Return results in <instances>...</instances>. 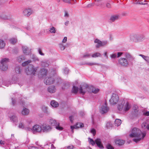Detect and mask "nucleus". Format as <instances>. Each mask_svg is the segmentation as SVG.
I'll return each instance as SVG.
<instances>
[{
    "instance_id": "nucleus-32",
    "label": "nucleus",
    "mask_w": 149,
    "mask_h": 149,
    "mask_svg": "<svg viewBox=\"0 0 149 149\" xmlns=\"http://www.w3.org/2000/svg\"><path fill=\"white\" fill-rule=\"evenodd\" d=\"M91 56L93 58H96L98 57H101V54L99 52H96L92 54Z\"/></svg>"
},
{
    "instance_id": "nucleus-51",
    "label": "nucleus",
    "mask_w": 149,
    "mask_h": 149,
    "mask_svg": "<svg viewBox=\"0 0 149 149\" xmlns=\"http://www.w3.org/2000/svg\"><path fill=\"white\" fill-rule=\"evenodd\" d=\"M107 44V41H101V46H104L106 45Z\"/></svg>"
},
{
    "instance_id": "nucleus-34",
    "label": "nucleus",
    "mask_w": 149,
    "mask_h": 149,
    "mask_svg": "<svg viewBox=\"0 0 149 149\" xmlns=\"http://www.w3.org/2000/svg\"><path fill=\"white\" fill-rule=\"evenodd\" d=\"M49 31L51 33H56V29L55 28L54 26H52L49 28Z\"/></svg>"
},
{
    "instance_id": "nucleus-53",
    "label": "nucleus",
    "mask_w": 149,
    "mask_h": 149,
    "mask_svg": "<svg viewBox=\"0 0 149 149\" xmlns=\"http://www.w3.org/2000/svg\"><path fill=\"white\" fill-rule=\"evenodd\" d=\"M69 72V69L67 68H65L64 69V72L65 74H67Z\"/></svg>"
},
{
    "instance_id": "nucleus-22",
    "label": "nucleus",
    "mask_w": 149,
    "mask_h": 149,
    "mask_svg": "<svg viewBox=\"0 0 149 149\" xmlns=\"http://www.w3.org/2000/svg\"><path fill=\"white\" fill-rule=\"evenodd\" d=\"M94 42L97 43L95 45V47L96 48H99L101 47V41L97 39H96L94 41Z\"/></svg>"
},
{
    "instance_id": "nucleus-48",
    "label": "nucleus",
    "mask_w": 149,
    "mask_h": 149,
    "mask_svg": "<svg viewBox=\"0 0 149 149\" xmlns=\"http://www.w3.org/2000/svg\"><path fill=\"white\" fill-rule=\"evenodd\" d=\"M74 146L73 145H71L65 147V149H73Z\"/></svg>"
},
{
    "instance_id": "nucleus-40",
    "label": "nucleus",
    "mask_w": 149,
    "mask_h": 149,
    "mask_svg": "<svg viewBox=\"0 0 149 149\" xmlns=\"http://www.w3.org/2000/svg\"><path fill=\"white\" fill-rule=\"evenodd\" d=\"M138 108L136 106L134 108V114L136 115L137 114V113L138 111Z\"/></svg>"
},
{
    "instance_id": "nucleus-1",
    "label": "nucleus",
    "mask_w": 149,
    "mask_h": 149,
    "mask_svg": "<svg viewBox=\"0 0 149 149\" xmlns=\"http://www.w3.org/2000/svg\"><path fill=\"white\" fill-rule=\"evenodd\" d=\"M146 132H142L139 129L134 127L132 130L129 136L131 137L135 138L133 140L136 143H137L143 139L146 136Z\"/></svg>"
},
{
    "instance_id": "nucleus-43",
    "label": "nucleus",
    "mask_w": 149,
    "mask_h": 149,
    "mask_svg": "<svg viewBox=\"0 0 149 149\" xmlns=\"http://www.w3.org/2000/svg\"><path fill=\"white\" fill-rule=\"evenodd\" d=\"M110 57L112 58L115 59L117 57V54L116 53L112 54L110 55Z\"/></svg>"
},
{
    "instance_id": "nucleus-25",
    "label": "nucleus",
    "mask_w": 149,
    "mask_h": 149,
    "mask_svg": "<svg viewBox=\"0 0 149 149\" xmlns=\"http://www.w3.org/2000/svg\"><path fill=\"white\" fill-rule=\"evenodd\" d=\"M51 105L53 107L56 108L58 106V103L55 101H52L50 103Z\"/></svg>"
},
{
    "instance_id": "nucleus-56",
    "label": "nucleus",
    "mask_w": 149,
    "mask_h": 149,
    "mask_svg": "<svg viewBox=\"0 0 149 149\" xmlns=\"http://www.w3.org/2000/svg\"><path fill=\"white\" fill-rule=\"evenodd\" d=\"M136 3L142 5H145L147 4V3H143L142 2H141V1L139 0H138V1H137V2Z\"/></svg>"
},
{
    "instance_id": "nucleus-39",
    "label": "nucleus",
    "mask_w": 149,
    "mask_h": 149,
    "mask_svg": "<svg viewBox=\"0 0 149 149\" xmlns=\"http://www.w3.org/2000/svg\"><path fill=\"white\" fill-rule=\"evenodd\" d=\"M31 61L29 60L27 61L24 62L22 63V65L23 66H26V65L31 63Z\"/></svg>"
},
{
    "instance_id": "nucleus-26",
    "label": "nucleus",
    "mask_w": 149,
    "mask_h": 149,
    "mask_svg": "<svg viewBox=\"0 0 149 149\" xmlns=\"http://www.w3.org/2000/svg\"><path fill=\"white\" fill-rule=\"evenodd\" d=\"M118 18V17L117 15L112 16L110 19V22H112L117 20Z\"/></svg>"
},
{
    "instance_id": "nucleus-44",
    "label": "nucleus",
    "mask_w": 149,
    "mask_h": 149,
    "mask_svg": "<svg viewBox=\"0 0 149 149\" xmlns=\"http://www.w3.org/2000/svg\"><path fill=\"white\" fill-rule=\"evenodd\" d=\"M85 64L89 65H98L99 64L96 63H85Z\"/></svg>"
},
{
    "instance_id": "nucleus-64",
    "label": "nucleus",
    "mask_w": 149,
    "mask_h": 149,
    "mask_svg": "<svg viewBox=\"0 0 149 149\" xmlns=\"http://www.w3.org/2000/svg\"><path fill=\"white\" fill-rule=\"evenodd\" d=\"M106 7L108 8H111V6L110 3H107L106 5Z\"/></svg>"
},
{
    "instance_id": "nucleus-63",
    "label": "nucleus",
    "mask_w": 149,
    "mask_h": 149,
    "mask_svg": "<svg viewBox=\"0 0 149 149\" xmlns=\"http://www.w3.org/2000/svg\"><path fill=\"white\" fill-rule=\"evenodd\" d=\"M12 104L13 105H14L15 104V100L14 99H13V98H12Z\"/></svg>"
},
{
    "instance_id": "nucleus-45",
    "label": "nucleus",
    "mask_w": 149,
    "mask_h": 149,
    "mask_svg": "<svg viewBox=\"0 0 149 149\" xmlns=\"http://www.w3.org/2000/svg\"><path fill=\"white\" fill-rule=\"evenodd\" d=\"M106 148L107 149H114V148L109 144L107 145Z\"/></svg>"
},
{
    "instance_id": "nucleus-9",
    "label": "nucleus",
    "mask_w": 149,
    "mask_h": 149,
    "mask_svg": "<svg viewBox=\"0 0 149 149\" xmlns=\"http://www.w3.org/2000/svg\"><path fill=\"white\" fill-rule=\"evenodd\" d=\"M56 79L54 76L47 77L44 80V83L47 85H49L54 83Z\"/></svg>"
},
{
    "instance_id": "nucleus-59",
    "label": "nucleus",
    "mask_w": 149,
    "mask_h": 149,
    "mask_svg": "<svg viewBox=\"0 0 149 149\" xmlns=\"http://www.w3.org/2000/svg\"><path fill=\"white\" fill-rule=\"evenodd\" d=\"M123 54V53L122 52H118L117 53V57L118 58L121 55Z\"/></svg>"
},
{
    "instance_id": "nucleus-31",
    "label": "nucleus",
    "mask_w": 149,
    "mask_h": 149,
    "mask_svg": "<svg viewBox=\"0 0 149 149\" xmlns=\"http://www.w3.org/2000/svg\"><path fill=\"white\" fill-rule=\"evenodd\" d=\"M121 122L120 120L119 119H116L115 121V124L116 126H118L121 124Z\"/></svg>"
},
{
    "instance_id": "nucleus-60",
    "label": "nucleus",
    "mask_w": 149,
    "mask_h": 149,
    "mask_svg": "<svg viewBox=\"0 0 149 149\" xmlns=\"http://www.w3.org/2000/svg\"><path fill=\"white\" fill-rule=\"evenodd\" d=\"M67 40V38L66 37H65L62 40V42L63 43H65Z\"/></svg>"
},
{
    "instance_id": "nucleus-41",
    "label": "nucleus",
    "mask_w": 149,
    "mask_h": 149,
    "mask_svg": "<svg viewBox=\"0 0 149 149\" xmlns=\"http://www.w3.org/2000/svg\"><path fill=\"white\" fill-rule=\"evenodd\" d=\"M91 55L88 53H85L82 57L83 58H89L90 57Z\"/></svg>"
},
{
    "instance_id": "nucleus-62",
    "label": "nucleus",
    "mask_w": 149,
    "mask_h": 149,
    "mask_svg": "<svg viewBox=\"0 0 149 149\" xmlns=\"http://www.w3.org/2000/svg\"><path fill=\"white\" fill-rule=\"evenodd\" d=\"M80 115L81 116H83L85 115V113L84 112L82 111L80 112Z\"/></svg>"
},
{
    "instance_id": "nucleus-27",
    "label": "nucleus",
    "mask_w": 149,
    "mask_h": 149,
    "mask_svg": "<svg viewBox=\"0 0 149 149\" xmlns=\"http://www.w3.org/2000/svg\"><path fill=\"white\" fill-rule=\"evenodd\" d=\"M0 18L3 19H8L10 18V17L9 15L3 14L0 15Z\"/></svg>"
},
{
    "instance_id": "nucleus-12",
    "label": "nucleus",
    "mask_w": 149,
    "mask_h": 149,
    "mask_svg": "<svg viewBox=\"0 0 149 149\" xmlns=\"http://www.w3.org/2000/svg\"><path fill=\"white\" fill-rule=\"evenodd\" d=\"M109 109V108L107 107L106 103H105L102 106L100 109V112L102 114H104L108 112Z\"/></svg>"
},
{
    "instance_id": "nucleus-33",
    "label": "nucleus",
    "mask_w": 149,
    "mask_h": 149,
    "mask_svg": "<svg viewBox=\"0 0 149 149\" xmlns=\"http://www.w3.org/2000/svg\"><path fill=\"white\" fill-rule=\"evenodd\" d=\"M139 56H141L147 62H149V57L148 56H145L142 54H139Z\"/></svg>"
},
{
    "instance_id": "nucleus-2",
    "label": "nucleus",
    "mask_w": 149,
    "mask_h": 149,
    "mask_svg": "<svg viewBox=\"0 0 149 149\" xmlns=\"http://www.w3.org/2000/svg\"><path fill=\"white\" fill-rule=\"evenodd\" d=\"M131 108L129 103L124 100L120 102L117 105L118 110L120 113H124L128 111Z\"/></svg>"
},
{
    "instance_id": "nucleus-17",
    "label": "nucleus",
    "mask_w": 149,
    "mask_h": 149,
    "mask_svg": "<svg viewBox=\"0 0 149 149\" xmlns=\"http://www.w3.org/2000/svg\"><path fill=\"white\" fill-rule=\"evenodd\" d=\"M84 127V124L81 123H78L76 125L74 126H71L70 128L72 130V132L73 133L74 132L73 130L74 129H77L79 127Z\"/></svg>"
},
{
    "instance_id": "nucleus-24",
    "label": "nucleus",
    "mask_w": 149,
    "mask_h": 149,
    "mask_svg": "<svg viewBox=\"0 0 149 149\" xmlns=\"http://www.w3.org/2000/svg\"><path fill=\"white\" fill-rule=\"evenodd\" d=\"M125 142V141L124 140L118 139L116 140L115 143L116 145L118 146H121L123 145Z\"/></svg>"
},
{
    "instance_id": "nucleus-61",
    "label": "nucleus",
    "mask_w": 149,
    "mask_h": 149,
    "mask_svg": "<svg viewBox=\"0 0 149 149\" xmlns=\"http://www.w3.org/2000/svg\"><path fill=\"white\" fill-rule=\"evenodd\" d=\"M143 114L147 116H149V111H147L143 113Z\"/></svg>"
},
{
    "instance_id": "nucleus-16",
    "label": "nucleus",
    "mask_w": 149,
    "mask_h": 149,
    "mask_svg": "<svg viewBox=\"0 0 149 149\" xmlns=\"http://www.w3.org/2000/svg\"><path fill=\"white\" fill-rule=\"evenodd\" d=\"M136 39L135 40L136 42H141L143 41L145 39V36L142 35L135 36Z\"/></svg>"
},
{
    "instance_id": "nucleus-19",
    "label": "nucleus",
    "mask_w": 149,
    "mask_h": 149,
    "mask_svg": "<svg viewBox=\"0 0 149 149\" xmlns=\"http://www.w3.org/2000/svg\"><path fill=\"white\" fill-rule=\"evenodd\" d=\"M48 91L50 93H53L56 91V89L55 86H52L49 87L47 89Z\"/></svg>"
},
{
    "instance_id": "nucleus-42",
    "label": "nucleus",
    "mask_w": 149,
    "mask_h": 149,
    "mask_svg": "<svg viewBox=\"0 0 149 149\" xmlns=\"http://www.w3.org/2000/svg\"><path fill=\"white\" fill-rule=\"evenodd\" d=\"M89 143L93 146L95 144V141H94L92 139L89 138Z\"/></svg>"
},
{
    "instance_id": "nucleus-7",
    "label": "nucleus",
    "mask_w": 149,
    "mask_h": 149,
    "mask_svg": "<svg viewBox=\"0 0 149 149\" xmlns=\"http://www.w3.org/2000/svg\"><path fill=\"white\" fill-rule=\"evenodd\" d=\"M9 61L8 58H3L2 59L1 61V64L0 65V68L2 70L5 71L8 68V65L7 64V62Z\"/></svg>"
},
{
    "instance_id": "nucleus-49",
    "label": "nucleus",
    "mask_w": 149,
    "mask_h": 149,
    "mask_svg": "<svg viewBox=\"0 0 149 149\" xmlns=\"http://www.w3.org/2000/svg\"><path fill=\"white\" fill-rule=\"evenodd\" d=\"M59 47L60 49L61 50H63L65 48V47L62 44H60L59 45Z\"/></svg>"
},
{
    "instance_id": "nucleus-18",
    "label": "nucleus",
    "mask_w": 149,
    "mask_h": 149,
    "mask_svg": "<svg viewBox=\"0 0 149 149\" xmlns=\"http://www.w3.org/2000/svg\"><path fill=\"white\" fill-rule=\"evenodd\" d=\"M95 143L96 144L97 146L101 148H103L104 147L101 141L99 139H97L95 140Z\"/></svg>"
},
{
    "instance_id": "nucleus-46",
    "label": "nucleus",
    "mask_w": 149,
    "mask_h": 149,
    "mask_svg": "<svg viewBox=\"0 0 149 149\" xmlns=\"http://www.w3.org/2000/svg\"><path fill=\"white\" fill-rule=\"evenodd\" d=\"M26 122L29 126L30 125L33 123L32 120L30 119H28L26 120Z\"/></svg>"
},
{
    "instance_id": "nucleus-4",
    "label": "nucleus",
    "mask_w": 149,
    "mask_h": 149,
    "mask_svg": "<svg viewBox=\"0 0 149 149\" xmlns=\"http://www.w3.org/2000/svg\"><path fill=\"white\" fill-rule=\"evenodd\" d=\"M87 85L86 84L81 86L79 88L74 86L72 88V92L74 93H77L79 91L80 93L84 95L87 91Z\"/></svg>"
},
{
    "instance_id": "nucleus-30",
    "label": "nucleus",
    "mask_w": 149,
    "mask_h": 149,
    "mask_svg": "<svg viewBox=\"0 0 149 149\" xmlns=\"http://www.w3.org/2000/svg\"><path fill=\"white\" fill-rule=\"evenodd\" d=\"M63 1L65 3L73 4L76 3V0H63Z\"/></svg>"
},
{
    "instance_id": "nucleus-21",
    "label": "nucleus",
    "mask_w": 149,
    "mask_h": 149,
    "mask_svg": "<svg viewBox=\"0 0 149 149\" xmlns=\"http://www.w3.org/2000/svg\"><path fill=\"white\" fill-rule=\"evenodd\" d=\"M10 119L12 122L14 123H17L18 121L17 117L15 115L10 116Z\"/></svg>"
},
{
    "instance_id": "nucleus-6",
    "label": "nucleus",
    "mask_w": 149,
    "mask_h": 149,
    "mask_svg": "<svg viewBox=\"0 0 149 149\" xmlns=\"http://www.w3.org/2000/svg\"><path fill=\"white\" fill-rule=\"evenodd\" d=\"M37 67H34L32 65L29 64L25 70V72L27 75L33 74L34 75L37 70Z\"/></svg>"
},
{
    "instance_id": "nucleus-28",
    "label": "nucleus",
    "mask_w": 149,
    "mask_h": 149,
    "mask_svg": "<svg viewBox=\"0 0 149 149\" xmlns=\"http://www.w3.org/2000/svg\"><path fill=\"white\" fill-rule=\"evenodd\" d=\"M6 43L5 42L1 40H0V49H4Z\"/></svg>"
},
{
    "instance_id": "nucleus-23",
    "label": "nucleus",
    "mask_w": 149,
    "mask_h": 149,
    "mask_svg": "<svg viewBox=\"0 0 149 149\" xmlns=\"http://www.w3.org/2000/svg\"><path fill=\"white\" fill-rule=\"evenodd\" d=\"M47 72V70L44 68L40 70L39 75H41L42 76V77H43L46 76Z\"/></svg>"
},
{
    "instance_id": "nucleus-47",
    "label": "nucleus",
    "mask_w": 149,
    "mask_h": 149,
    "mask_svg": "<svg viewBox=\"0 0 149 149\" xmlns=\"http://www.w3.org/2000/svg\"><path fill=\"white\" fill-rule=\"evenodd\" d=\"M18 127L19 128H21L22 129H24V128L23 124L22 123H19Z\"/></svg>"
},
{
    "instance_id": "nucleus-3",
    "label": "nucleus",
    "mask_w": 149,
    "mask_h": 149,
    "mask_svg": "<svg viewBox=\"0 0 149 149\" xmlns=\"http://www.w3.org/2000/svg\"><path fill=\"white\" fill-rule=\"evenodd\" d=\"M125 58L121 57L118 60L119 63L122 66L125 67H127L129 65V62L132 61L134 58L130 54H125Z\"/></svg>"
},
{
    "instance_id": "nucleus-35",
    "label": "nucleus",
    "mask_w": 149,
    "mask_h": 149,
    "mask_svg": "<svg viewBox=\"0 0 149 149\" xmlns=\"http://www.w3.org/2000/svg\"><path fill=\"white\" fill-rule=\"evenodd\" d=\"M41 109L42 111L45 113H48L47 108L44 106H43L41 107Z\"/></svg>"
},
{
    "instance_id": "nucleus-14",
    "label": "nucleus",
    "mask_w": 149,
    "mask_h": 149,
    "mask_svg": "<svg viewBox=\"0 0 149 149\" xmlns=\"http://www.w3.org/2000/svg\"><path fill=\"white\" fill-rule=\"evenodd\" d=\"M23 53L26 55H29L31 53V49L26 46L22 47Z\"/></svg>"
},
{
    "instance_id": "nucleus-58",
    "label": "nucleus",
    "mask_w": 149,
    "mask_h": 149,
    "mask_svg": "<svg viewBox=\"0 0 149 149\" xmlns=\"http://www.w3.org/2000/svg\"><path fill=\"white\" fill-rule=\"evenodd\" d=\"M71 123L73 122L74 120V118L73 116H70L69 117Z\"/></svg>"
},
{
    "instance_id": "nucleus-52",
    "label": "nucleus",
    "mask_w": 149,
    "mask_h": 149,
    "mask_svg": "<svg viewBox=\"0 0 149 149\" xmlns=\"http://www.w3.org/2000/svg\"><path fill=\"white\" fill-rule=\"evenodd\" d=\"M38 51L39 54L40 55H42V56L44 55V54L42 52L41 49L40 48H38Z\"/></svg>"
},
{
    "instance_id": "nucleus-13",
    "label": "nucleus",
    "mask_w": 149,
    "mask_h": 149,
    "mask_svg": "<svg viewBox=\"0 0 149 149\" xmlns=\"http://www.w3.org/2000/svg\"><path fill=\"white\" fill-rule=\"evenodd\" d=\"M87 91H88V92L89 93L92 92L96 94L99 91V89L98 88H96L93 86L89 87L87 85Z\"/></svg>"
},
{
    "instance_id": "nucleus-5",
    "label": "nucleus",
    "mask_w": 149,
    "mask_h": 149,
    "mask_svg": "<svg viewBox=\"0 0 149 149\" xmlns=\"http://www.w3.org/2000/svg\"><path fill=\"white\" fill-rule=\"evenodd\" d=\"M25 129L27 131H32L33 133L35 134L37 133L41 132V124L40 125H36L33 126L32 128L29 127H26Z\"/></svg>"
},
{
    "instance_id": "nucleus-15",
    "label": "nucleus",
    "mask_w": 149,
    "mask_h": 149,
    "mask_svg": "<svg viewBox=\"0 0 149 149\" xmlns=\"http://www.w3.org/2000/svg\"><path fill=\"white\" fill-rule=\"evenodd\" d=\"M23 13L25 16H29L33 13V10L31 8L26 9L23 10Z\"/></svg>"
},
{
    "instance_id": "nucleus-8",
    "label": "nucleus",
    "mask_w": 149,
    "mask_h": 149,
    "mask_svg": "<svg viewBox=\"0 0 149 149\" xmlns=\"http://www.w3.org/2000/svg\"><path fill=\"white\" fill-rule=\"evenodd\" d=\"M119 100V97L116 93H113L111 98L109 100L110 103L111 105L116 104Z\"/></svg>"
},
{
    "instance_id": "nucleus-38",
    "label": "nucleus",
    "mask_w": 149,
    "mask_h": 149,
    "mask_svg": "<svg viewBox=\"0 0 149 149\" xmlns=\"http://www.w3.org/2000/svg\"><path fill=\"white\" fill-rule=\"evenodd\" d=\"M147 124L145 122L143 123L141 125V126L143 129L145 130L147 129Z\"/></svg>"
},
{
    "instance_id": "nucleus-36",
    "label": "nucleus",
    "mask_w": 149,
    "mask_h": 149,
    "mask_svg": "<svg viewBox=\"0 0 149 149\" xmlns=\"http://www.w3.org/2000/svg\"><path fill=\"white\" fill-rule=\"evenodd\" d=\"M21 69L20 66H18L15 68V71L16 73L20 74V73Z\"/></svg>"
},
{
    "instance_id": "nucleus-50",
    "label": "nucleus",
    "mask_w": 149,
    "mask_h": 149,
    "mask_svg": "<svg viewBox=\"0 0 149 149\" xmlns=\"http://www.w3.org/2000/svg\"><path fill=\"white\" fill-rule=\"evenodd\" d=\"M41 65L43 67H47L49 64L46 62H44L42 63Z\"/></svg>"
},
{
    "instance_id": "nucleus-37",
    "label": "nucleus",
    "mask_w": 149,
    "mask_h": 149,
    "mask_svg": "<svg viewBox=\"0 0 149 149\" xmlns=\"http://www.w3.org/2000/svg\"><path fill=\"white\" fill-rule=\"evenodd\" d=\"M17 39L15 38H12L10 40V42L12 44H14L17 42Z\"/></svg>"
},
{
    "instance_id": "nucleus-10",
    "label": "nucleus",
    "mask_w": 149,
    "mask_h": 149,
    "mask_svg": "<svg viewBox=\"0 0 149 149\" xmlns=\"http://www.w3.org/2000/svg\"><path fill=\"white\" fill-rule=\"evenodd\" d=\"M50 124L53 126H55L56 128L58 130H61L63 129V128L59 126V123L57 122L56 121L52 119L50 120H49Z\"/></svg>"
},
{
    "instance_id": "nucleus-57",
    "label": "nucleus",
    "mask_w": 149,
    "mask_h": 149,
    "mask_svg": "<svg viewBox=\"0 0 149 149\" xmlns=\"http://www.w3.org/2000/svg\"><path fill=\"white\" fill-rule=\"evenodd\" d=\"M64 16L65 17H68L69 16V14L68 12L66 11H65L64 12Z\"/></svg>"
},
{
    "instance_id": "nucleus-55",
    "label": "nucleus",
    "mask_w": 149,
    "mask_h": 149,
    "mask_svg": "<svg viewBox=\"0 0 149 149\" xmlns=\"http://www.w3.org/2000/svg\"><path fill=\"white\" fill-rule=\"evenodd\" d=\"M94 6V3H91L88 4L87 6L88 8H90Z\"/></svg>"
},
{
    "instance_id": "nucleus-11",
    "label": "nucleus",
    "mask_w": 149,
    "mask_h": 149,
    "mask_svg": "<svg viewBox=\"0 0 149 149\" xmlns=\"http://www.w3.org/2000/svg\"><path fill=\"white\" fill-rule=\"evenodd\" d=\"M41 132H48L51 130V126L45 124H41Z\"/></svg>"
},
{
    "instance_id": "nucleus-29",
    "label": "nucleus",
    "mask_w": 149,
    "mask_h": 149,
    "mask_svg": "<svg viewBox=\"0 0 149 149\" xmlns=\"http://www.w3.org/2000/svg\"><path fill=\"white\" fill-rule=\"evenodd\" d=\"M25 59V57L23 55H21L17 57V61L20 62Z\"/></svg>"
},
{
    "instance_id": "nucleus-20",
    "label": "nucleus",
    "mask_w": 149,
    "mask_h": 149,
    "mask_svg": "<svg viewBox=\"0 0 149 149\" xmlns=\"http://www.w3.org/2000/svg\"><path fill=\"white\" fill-rule=\"evenodd\" d=\"M29 110L28 109L24 107L21 113L23 115L27 116L29 114Z\"/></svg>"
},
{
    "instance_id": "nucleus-54",
    "label": "nucleus",
    "mask_w": 149,
    "mask_h": 149,
    "mask_svg": "<svg viewBox=\"0 0 149 149\" xmlns=\"http://www.w3.org/2000/svg\"><path fill=\"white\" fill-rule=\"evenodd\" d=\"M91 132L93 134V136H95L96 134V130L94 129H92L91 130Z\"/></svg>"
}]
</instances>
